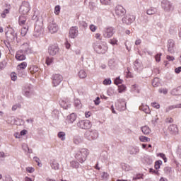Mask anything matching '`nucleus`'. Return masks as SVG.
<instances>
[{
    "label": "nucleus",
    "instance_id": "f257e3e1",
    "mask_svg": "<svg viewBox=\"0 0 181 181\" xmlns=\"http://www.w3.org/2000/svg\"><path fill=\"white\" fill-rule=\"evenodd\" d=\"M88 153H90L88 149L80 148L75 152L74 158H76L80 163H83V162H86L87 156H88Z\"/></svg>",
    "mask_w": 181,
    "mask_h": 181
},
{
    "label": "nucleus",
    "instance_id": "f03ea898",
    "mask_svg": "<svg viewBox=\"0 0 181 181\" xmlns=\"http://www.w3.org/2000/svg\"><path fill=\"white\" fill-rule=\"evenodd\" d=\"M93 47L98 54H104L108 50L106 42H95L93 44Z\"/></svg>",
    "mask_w": 181,
    "mask_h": 181
},
{
    "label": "nucleus",
    "instance_id": "7ed1b4c3",
    "mask_svg": "<svg viewBox=\"0 0 181 181\" xmlns=\"http://www.w3.org/2000/svg\"><path fill=\"white\" fill-rule=\"evenodd\" d=\"M98 136L97 130H88L85 133V138L88 141H95V139H98Z\"/></svg>",
    "mask_w": 181,
    "mask_h": 181
},
{
    "label": "nucleus",
    "instance_id": "20e7f679",
    "mask_svg": "<svg viewBox=\"0 0 181 181\" xmlns=\"http://www.w3.org/2000/svg\"><path fill=\"white\" fill-rule=\"evenodd\" d=\"M161 8L163 9L164 12H172L174 9L173 4L168 0H163L161 2Z\"/></svg>",
    "mask_w": 181,
    "mask_h": 181
},
{
    "label": "nucleus",
    "instance_id": "39448f33",
    "mask_svg": "<svg viewBox=\"0 0 181 181\" xmlns=\"http://www.w3.org/2000/svg\"><path fill=\"white\" fill-rule=\"evenodd\" d=\"M5 30L7 40H9L10 42H13V40H15V37H16V33H15V30H13V28L11 27H7Z\"/></svg>",
    "mask_w": 181,
    "mask_h": 181
},
{
    "label": "nucleus",
    "instance_id": "423d86ee",
    "mask_svg": "<svg viewBox=\"0 0 181 181\" xmlns=\"http://www.w3.org/2000/svg\"><path fill=\"white\" fill-rule=\"evenodd\" d=\"M22 94L27 97L28 98H30L32 95H33V88H32L30 85H25L22 88Z\"/></svg>",
    "mask_w": 181,
    "mask_h": 181
},
{
    "label": "nucleus",
    "instance_id": "0eeeda50",
    "mask_svg": "<svg viewBox=\"0 0 181 181\" xmlns=\"http://www.w3.org/2000/svg\"><path fill=\"white\" fill-rule=\"evenodd\" d=\"M45 30L43 29V24L42 23L37 22L35 27L34 36L35 37H40L43 35Z\"/></svg>",
    "mask_w": 181,
    "mask_h": 181
},
{
    "label": "nucleus",
    "instance_id": "6e6552de",
    "mask_svg": "<svg viewBox=\"0 0 181 181\" xmlns=\"http://www.w3.org/2000/svg\"><path fill=\"white\" fill-rule=\"evenodd\" d=\"M167 50L168 53L173 54L176 50V42L173 39H170L167 42Z\"/></svg>",
    "mask_w": 181,
    "mask_h": 181
},
{
    "label": "nucleus",
    "instance_id": "1a4fd4ad",
    "mask_svg": "<svg viewBox=\"0 0 181 181\" xmlns=\"http://www.w3.org/2000/svg\"><path fill=\"white\" fill-rule=\"evenodd\" d=\"M76 125L81 129H88L91 128V122L90 120H81L77 123Z\"/></svg>",
    "mask_w": 181,
    "mask_h": 181
},
{
    "label": "nucleus",
    "instance_id": "9d476101",
    "mask_svg": "<svg viewBox=\"0 0 181 181\" xmlns=\"http://www.w3.org/2000/svg\"><path fill=\"white\" fill-rule=\"evenodd\" d=\"M54 87H57L63 81V76L60 74H54L52 77Z\"/></svg>",
    "mask_w": 181,
    "mask_h": 181
},
{
    "label": "nucleus",
    "instance_id": "9b49d317",
    "mask_svg": "<svg viewBox=\"0 0 181 181\" xmlns=\"http://www.w3.org/2000/svg\"><path fill=\"white\" fill-rule=\"evenodd\" d=\"M115 31L114 30V28L112 27H109L107 28H105L103 30V37H105L106 39H110V37H112L114 36V33Z\"/></svg>",
    "mask_w": 181,
    "mask_h": 181
},
{
    "label": "nucleus",
    "instance_id": "f8f14e48",
    "mask_svg": "<svg viewBox=\"0 0 181 181\" xmlns=\"http://www.w3.org/2000/svg\"><path fill=\"white\" fill-rule=\"evenodd\" d=\"M122 21L125 25H131L135 21V16L127 14L122 18Z\"/></svg>",
    "mask_w": 181,
    "mask_h": 181
},
{
    "label": "nucleus",
    "instance_id": "ddd939ff",
    "mask_svg": "<svg viewBox=\"0 0 181 181\" xmlns=\"http://www.w3.org/2000/svg\"><path fill=\"white\" fill-rule=\"evenodd\" d=\"M59 104L64 110H69L71 107V101L69 98H63L59 101Z\"/></svg>",
    "mask_w": 181,
    "mask_h": 181
},
{
    "label": "nucleus",
    "instance_id": "4468645a",
    "mask_svg": "<svg viewBox=\"0 0 181 181\" xmlns=\"http://www.w3.org/2000/svg\"><path fill=\"white\" fill-rule=\"evenodd\" d=\"M29 11H30V4H29L28 2L23 3L20 7V13H22L23 15H26V13H28Z\"/></svg>",
    "mask_w": 181,
    "mask_h": 181
},
{
    "label": "nucleus",
    "instance_id": "2eb2a0df",
    "mask_svg": "<svg viewBox=\"0 0 181 181\" xmlns=\"http://www.w3.org/2000/svg\"><path fill=\"white\" fill-rule=\"evenodd\" d=\"M48 53L50 56H56L59 53V46L57 45H52L48 47Z\"/></svg>",
    "mask_w": 181,
    "mask_h": 181
},
{
    "label": "nucleus",
    "instance_id": "dca6fc26",
    "mask_svg": "<svg viewBox=\"0 0 181 181\" xmlns=\"http://www.w3.org/2000/svg\"><path fill=\"white\" fill-rule=\"evenodd\" d=\"M115 12L117 16H124L125 15V8L121 5H118L115 8Z\"/></svg>",
    "mask_w": 181,
    "mask_h": 181
},
{
    "label": "nucleus",
    "instance_id": "f3484780",
    "mask_svg": "<svg viewBox=\"0 0 181 181\" xmlns=\"http://www.w3.org/2000/svg\"><path fill=\"white\" fill-rule=\"evenodd\" d=\"M16 60H18L20 62L25 60L26 55H25V50L20 49V50L17 51V52L16 54Z\"/></svg>",
    "mask_w": 181,
    "mask_h": 181
},
{
    "label": "nucleus",
    "instance_id": "a211bd4d",
    "mask_svg": "<svg viewBox=\"0 0 181 181\" xmlns=\"http://www.w3.org/2000/svg\"><path fill=\"white\" fill-rule=\"evenodd\" d=\"M48 30L50 32V33H56V32L59 30V27L54 21H52V23H49L48 25Z\"/></svg>",
    "mask_w": 181,
    "mask_h": 181
},
{
    "label": "nucleus",
    "instance_id": "6ab92c4d",
    "mask_svg": "<svg viewBox=\"0 0 181 181\" xmlns=\"http://www.w3.org/2000/svg\"><path fill=\"white\" fill-rule=\"evenodd\" d=\"M78 36V30L76 27H72L69 30V37L71 39H76V37Z\"/></svg>",
    "mask_w": 181,
    "mask_h": 181
},
{
    "label": "nucleus",
    "instance_id": "aec40b11",
    "mask_svg": "<svg viewBox=\"0 0 181 181\" xmlns=\"http://www.w3.org/2000/svg\"><path fill=\"white\" fill-rule=\"evenodd\" d=\"M49 165L54 170H59V169H60V164H59L55 159L50 160Z\"/></svg>",
    "mask_w": 181,
    "mask_h": 181
},
{
    "label": "nucleus",
    "instance_id": "412c9836",
    "mask_svg": "<svg viewBox=\"0 0 181 181\" xmlns=\"http://www.w3.org/2000/svg\"><path fill=\"white\" fill-rule=\"evenodd\" d=\"M134 69L135 71H137V73H141L142 71V63L139 60H136L134 64Z\"/></svg>",
    "mask_w": 181,
    "mask_h": 181
},
{
    "label": "nucleus",
    "instance_id": "4be33fe9",
    "mask_svg": "<svg viewBox=\"0 0 181 181\" xmlns=\"http://www.w3.org/2000/svg\"><path fill=\"white\" fill-rule=\"evenodd\" d=\"M116 108L118 111H124L127 110V103L125 101L118 102L116 103Z\"/></svg>",
    "mask_w": 181,
    "mask_h": 181
},
{
    "label": "nucleus",
    "instance_id": "5701e85b",
    "mask_svg": "<svg viewBox=\"0 0 181 181\" xmlns=\"http://www.w3.org/2000/svg\"><path fill=\"white\" fill-rule=\"evenodd\" d=\"M76 119H77V115L75 113H71L66 117V122L68 124H73Z\"/></svg>",
    "mask_w": 181,
    "mask_h": 181
},
{
    "label": "nucleus",
    "instance_id": "b1692460",
    "mask_svg": "<svg viewBox=\"0 0 181 181\" xmlns=\"http://www.w3.org/2000/svg\"><path fill=\"white\" fill-rule=\"evenodd\" d=\"M140 111H143L145 114H151V109H149V106L146 105L141 104L139 107Z\"/></svg>",
    "mask_w": 181,
    "mask_h": 181
},
{
    "label": "nucleus",
    "instance_id": "393cba45",
    "mask_svg": "<svg viewBox=\"0 0 181 181\" xmlns=\"http://www.w3.org/2000/svg\"><path fill=\"white\" fill-rule=\"evenodd\" d=\"M22 148H23V151H24V152L26 153H33V151L32 149H30L29 148V146H28V144L26 143H23L22 144Z\"/></svg>",
    "mask_w": 181,
    "mask_h": 181
},
{
    "label": "nucleus",
    "instance_id": "a878e982",
    "mask_svg": "<svg viewBox=\"0 0 181 181\" xmlns=\"http://www.w3.org/2000/svg\"><path fill=\"white\" fill-rule=\"evenodd\" d=\"M168 131L170 132V134H176L177 132V126L176 124H170L168 127Z\"/></svg>",
    "mask_w": 181,
    "mask_h": 181
},
{
    "label": "nucleus",
    "instance_id": "bb28decb",
    "mask_svg": "<svg viewBox=\"0 0 181 181\" xmlns=\"http://www.w3.org/2000/svg\"><path fill=\"white\" fill-rule=\"evenodd\" d=\"M175 108H181V103L167 107L165 108V112H169V111H172V110H175Z\"/></svg>",
    "mask_w": 181,
    "mask_h": 181
},
{
    "label": "nucleus",
    "instance_id": "cd10ccee",
    "mask_svg": "<svg viewBox=\"0 0 181 181\" xmlns=\"http://www.w3.org/2000/svg\"><path fill=\"white\" fill-rule=\"evenodd\" d=\"M172 95H181V87L179 86L171 90Z\"/></svg>",
    "mask_w": 181,
    "mask_h": 181
},
{
    "label": "nucleus",
    "instance_id": "c85d7f7f",
    "mask_svg": "<svg viewBox=\"0 0 181 181\" xmlns=\"http://www.w3.org/2000/svg\"><path fill=\"white\" fill-rule=\"evenodd\" d=\"M129 153L130 155H136L137 153H139V148L138 147H132L129 150Z\"/></svg>",
    "mask_w": 181,
    "mask_h": 181
},
{
    "label": "nucleus",
    "instance_id": "c756f323",
    "mask_svg": "<svg viewBox=\"0 0 181 181\" xmlns=\"http://www.w3.org/2000/svg\"><path fill=\"white\" fill-rule=\"evenodd\" d=\"M70 166L73 169H78V168H80V163H78L77 160H71L70 162Z\"/></svg>",
    "mask_w": 181,
    "mask_h": 181
},
{
    "label": "nucleus",
    "instance_id": "7c9ffc66",
    "mask_svg": "<svg viewBox=\"0 0 181 181\" xmlns=\"http://www.w3.org/2000/svg\"><path fill=\"white\" fill-rule=\"evenodd\" d=\"M141 130L144 135H149V134H151V129L148 126L142 127Z\"/></svg>",
    "mask_w": 181,
    "mask_h": 181
},
{
    "label": "nucleus",
    "instance_id": "2f4dec72",
    "mask_svg": "<svg viewBox=\"0 0 181 181\" xmlns=\"http://www.w3.org/2000/svg\"><path fill=\"white\" fill-rule=\"evenodd\" d=\"M158 12V10L155 7H151L146 11L147 15H155Z\"/></svg>",
    "mask_w": 181,
    "mask_h": 181
},
{
    "label": "nucleus",
    "instance_id": "473e14b6",
    "mask_svg": "<svg viewBox=\"0 0 181 181\" xmlns=\"http://www.w3.org/2000/svg\"><path fill=\"white\" fill-rule=\"evenodd\" d=\"M83 142V137L79 136H75L74 138V143L76 145H78V144H81Z\"/></svg>",
    "mask_w": 181,
    "mask_h": 181
},
{
    "label": "nucleus",
    "instance_id": "72a5a7b5",
    "mask_svg": "<svg viewBox=\"0 0 181 181\" xmlns=\"http://www.w3.org/2000/svg\"><path fill=\"white\" fill-rule=\"evenodd\" d=\"M26 21H28V18L25 16H21L18 19L19 25H25L26 23Z\"/></svg>",
    "mask_w": 181,
    "mask_h": 181
},
{
    "label": "nucleus",
    "instance_id": "f704fd0d",
    "mask_svg": "<svg viewBox=\"0 0 181 181\" xmlns=\"http://www.w3.org/2000/svg\"><path fill=\"white\" fill-rule=\"evenodd\" d=\"M121 166H122V169L123 170H125V172H129V170L132 169V168H131V166H129V165L127 163H122Z\"/></svg>",
    "mask_w": 181,
    "mask_h": 181
},
{
    "label": "nucleus",
    "instance_id": "c9c22d12",
    "mask_svg": "<svg viewBox=\"0 0 181 181\" xmlns=\"http://www.w3.org/2000/svg\"><path fill=\"white\" fill-rule=\"evenodd\" d=\"M37 71H39V67H37V66L32 65L30 67V72L31 73V74H35V73H37Z\"/></svg>",
    "mask_w": 181,
    "mask_h": 181
},
{
    "label": "nucleus",
    "instance_id": "e433bc0d",
    "mask_svg": "<svg viewBox=\"0 0 181 181\" xmlns=\"http://www.w3.org/2000/svg\"><path fill=\"white\" fill-rule=\"evenodd\" d=\"M160 84V81L158 79V78H155L152 81L153 87H159Z\"/></svg>",
    "mask_w": 181,
    "mask_h": 181
},
{
    "label": "nucleus",
    "instance_id": "4c0bfd02",
    "mask_svg": "<svg viewBox=\"0 0 181 181\" xmlns=\"http://www.w3.org/2000/svg\"><path fill=\"white\" fill-rule=\"evenodd\" d=\"M78 76L80 78H86V77H87V73H86V71H84V69H81L78 72Z\"/></svg>",
    "mask_w": 181,
    "mask_h": 181
},
{
    "label": "nucleus",
    "instance_id": "58836bf2",
    "mask_svg": "<svg viewBox=\"0 0 181 181\" xmlns=\"http://www.w3.org/2000/svg\"><path fill=\"white\" fill-rule=\"evenodd\" d=\"M26 67H28V63L26 62H23L17 66V69H21L23 70H25Z\"/></svg>",
    "mask_w": 181,
    "mask_h": 181
},
{
    "label": "nucleus",
    "instance_id": "ea45409f",
    "mask_svg": "<svg viewBox=\"0 0 181 181\" xmlns=\"http://www.w3.org/2000/svg\"><path fill=\"white\" fill-rule=\"evenodd\" d=\"M58 138L61 139V141H66V133L64 132H59Z\"/></svg>",
    "mask_w": 181,
    "mask_h": 181
},
{
    "label": "nucleus",
    "instance_id": "a19ab883",
    "mask_svg": "<svg viewBox=\"0 0 181 181\" xmlns=\"http://www.w3.org/2000/svg\"><path fill=\"white\" fill-rule=\"evenodd\" d=\"M54 62V58L53 57H47L46 59V64H47V66H51V64H53Z\"/></svg>",
    "mask_w": 181,
    "mask_h": 181
},
{
    "label": "nucleus",
    "instance_id": "79ce46f5",
    "mask_svg": "<svg viewBox=\"0 0 181 181\" xmlns=\"http://www.w3.org/2000/svg\"><path fill=\"white\" fill-rule=\"evenodd\" d=\"M139 140L141 141V142H150L151 141V139L148 137H146L145 136H141L139 137Z\"/></svg>",
    "mask_w": 181,
    "mask_h": 181
},
{
    "label": "nucleus",
    "instance_id": "37998d69",
    "mask_svg": "<svg viewBox=\"0 0 181 181\" xmlns=\"http://www.w3.org/2000/svg\"><path fill=\"white\" fill-rule=\"evenodd\" d=\"M17 73L19 77H23V76H25V69L17 68Z\"/></svg>",
    "mask_w": 181,
    "mask_h": 181
},
{
    "label": "nucleus",
    "instance_id": "c03bdc74",
    "mask_svg": "<svg viewBox=\"0 0 181 181\" xmlns=\"http://www.w3.org/2000/svg\"><path fill=\"white\" fill-rule=\"evenodd\" d=\"M74 105L76 107V108H81V101L78 99H76L74 100Z\"/></svg>",
    "mask_w": 181,
    "mask_h": 181
},
{
    "label": "nucleus",
    "instance_id": "a18cd8bd",
    "mask_svg": "<svg viewBox=\"0 0 181 181\" xmlns=\"http://www.w3.org/2000/svg\"><path fill=\"white\" fill-rule=\"evenodd\" d=\"M164 172L165 175H170V173H172V168L170 167L164 168Z\"/></svg>",
    "mask_w": 181,
    "mask_h": 181
},
{
    "label": "nucleus",
    "instance_id": "49530a36",
    "mask_svg": "<svg viewBox=\"0 0 181 181\" xmlns=\"http://www.w3.org/2000/svg\"><path fill=\"white\" fill-rule=\"evenodd\" d=\"M15 121H16L15 117H11L8 119V124H10L11 125H14Z\"/></svg>",
    "mask_w": 181,
    "mask_h": 181
},
{
    "label": "nucleus",
    "instance_id": "de8ad7c7",
    "mask_svg": "<svg viewBox=\"0 0 181 181\" xmlns=\"http://www.w3.org/2000/svg\"><path fill=\"white\" fill-rule=\"evenodd\" d=\"M160 165H162V160H158L155 163V169L158 170V169L160 168Z\"/></svg>",
    "mask_w": 181,
    "mask_h": 181
},
{
    "label": "nucleus",
    "instance_id": "09e8293b",
    "mask_svg": "<svg viewBox=\"0 0 181 181\" xmlns=\"http://www.w3.org/2000/svg\"><path fill=\"white\" fill-rule=\"evenodd\" d=\"M21 35L22 36H26V33H28V28L24 27L21 29Z\"/></svg>",
    "mask_w": 181,
    "mask_h": 181
},
{
    "label": "nucleus",
    "instance_id": "8fccbe9b",
    "mask_svg": "<svg viewBox=\"0 0 181 181\" xmlns=\"http://www.w3.org/2000/svg\"><path fill=\"white\" fill-rule=\"evenodd\" d=\"M114 94H115V91L114 90V89H112V88H110L107 90V95L111 97L112 95H114Z\"/></svg>",
    "mask_w": 181,
    "mask_h": 181
},
{
    "label": "nucleus",
    "instance_id": "3c124183",
    "mask_svg": "<svg viewBox=\"0 0 181 181\" xmlns=\"http://www.w3.org/2000/svg\"><path fill=\"white\" fill-rule=\"evenodd\" d=\"M4 181H13V180L12 179V177H11V175H6L4 176V178L3 179Z\"/></svg>",
    "mask_w": 181,
    "mask_h": 181
},
{
    "label": "nucleus",
    "instance_id": "603ef678",
    "mask_svg": "<svg viewBox=\"0 0 181 181\" xmlns=\"http://www.w3.org/2000/svg\"><path fill=\"white\" fill-rule=\"evenodd\" d=\"M11 80L13 81H16V80L18 78V76H16V73H15V72H12L11 74Z\"/></svg>",
    "mask_w": 181,
    "mask_h": 181
},
{
    "label": "nucleus",
    "instance_id": "864d4df0",
    "mask_svg": "<svg viewBox=\"0 0 181 181\" xmlns=\"http://www.w3.org/2000/svg\"><path fill=\"white\" fill-rule=\"evenodd\" d=\"M112 81L110 78H107L103 81L104 86H110L111 84Z\"/></svg>",
    "mask_w": 181,
    "mask_h": 181
},
{
    "label": "nucleus",
    "instance_id": "5fc2aeb1",
    "mask_svg": "<svg viewBox=\"0 0 181 181\" xmlns=\"http://www.w3.org/2000/svg\"><path fill=\"white\" fill-rule=\"evenodd\" d=\"M9 13V8L5 9L1 13V18H6V14Z\"/></svg>",
    "mask_w": 181,
    "mask_h": 181
},
{
    "label": "nucleus",
    "instance_id": "6e6d98bb",
    "mask_svg": "<svg viewBox=\"0 0 181 181\" xmlns=\"http://www.w3.org/2000/svg\"><path fill=\"white\" fill-rule=\"evenodd\" d=\"M101 177L103 179H104L105 180H107V179H108V177H110V175H108V173H107L105 172H103L101 175Z\"/></svg>",
    "mask_w": 181,
    "mask_h": 181
},
{
    "label": "nucleus",
    "instance_id": "4d7b16f0",
    "mask_svg": "<svg viewBox=\"0 0 181 181\" xmlns=\"http://www.w3.org/2000/svg\"><path fill=\"white\" fill-rule=\"evenodd\" d=\"M152 107H153V108H156V110H159L160 108V105H159V103H151Z\"/></svg>",
    "mask_w": 181,
    "mask_h": 181
},
{
    "label": "nucleus",
    "instance_id": "13d9d810",
    "mask_svg": "<svg viewBox=\"0 0 181 181\" xmlns=\"http://www.w3.org/2000/svg\"><path fill=\"white\" fill-rule=\"evenodd\" d=\"M54 13H55V15H59V13H60V6H55Z\"/></svg>",
    "mask_w": 181,
    "mask_h": 181
},
{
    "label": "nucleus",
    "instance_id": "bf43d9fd",
    "mask_svg": "<svg viewBox=\"0 0 181 181\" xmlns=\"http://www.w3.org/2000/svg\"><path fill=\"white\" fill-rule=\"evenodd\" d=\"M89 29L91 30V32H95V30H97V26H95L94 24H91L89 26Z\"/></svg>",
    "mask_w": 181,
    "mask_h": 181
},
{
    "label": "nucleus",
    "instance_id": "052dcab7",
    "mask_svg": "<svg viewBox=\"0 0 181 181\" xmlns=\"http://www.w3.org/2000/svg\"><path fill=\"white\" fill-rule=\"evenodd\" d=\"M158 93L166 95V94H168V89L167 88H160L158 90Z\"/></svg>",
    "mask_w": 181,
    "mask_h": 181
},
{
    "label": "nucleus",
    "instance_id": "680f3d73",
    "mask_svg": "<svg viewBox=\"0 0 181 181\" xmlns=\"http://www.w3.org/2000/svg\"><path fill=\"white\" fill-rule=\"evenodd\" d=\"M100 2L103 5H110V4H111V0H100Z\"/></svg>",
    "mask_w": 181,
    "mask_h": 181
},
{
    "label": "nucleus",
    "instance_id": "e2e57ef3",
    "mask_svg": "<svg viewBox=\"0 0 181 181\" xmlns=\"http://www.w3.org/2000/svg\"><path fill=\"white\" fill-rule=\"evenodd\" d=\"M26 171L28 173H33L35 172V168H33L32 167H28V168H26Z\"/></svg>",
    "mask_w": 181,
    "mask_h": 181
},
{
    "label": "nucleus",
    "instance_id": "0e129e2a",
    "mask_svg": "<svg viewBox=\"0 0 181 181\" xmlns=\"http://www.w3.org/2000/svg\"><path fill=\"white\" fill-rule=\"evenodd\" d=\"M115 84H116V86H118V84H122V80L119 79V78H117L115 80Z\"/></svg>",
    "mask_w": 181,
    "mask_h": 181
},
{
    "label": "nucleus",
    "instance_id": "69168bd1",
    "mask_svg": "<svg viewBox=\"0 0 181 181\" xmlns=\"http://www.w3.org/2000/svg\"><path fill=\"white\" fill-rule=\"evenodd\" d=\"M21 104L14 105L12 107V111H16L17 108H21Z\"/></svg>",
    "mask_w": 181,
    "mask_h": 181
},
{
    "label": "nucleus",
    "instance_id": "338daca9",
    "mask_svg": "<svg viewBox=\"0 0 181 181\" xmlns=\"http://www.w3.org/2000/svg\"><path fill=\"white\" fill-rule=\"evenodd\" d=\"M160 56H162V54L160 53V54H157L156 56H155V59H156V62H160Z\"/></svg>",
    "mask_w": 181,
    "mask_h": 181
},
{
    "label": "nucleus",
    "instance_id": "774afa93",
    "mask_svg": "<svg viewBox=\"0 0 181 181\" xmlns=\"http://www.w3.org/2000/svg\"><path fill=\"white\" fill-rule=\"evenodd\" d=\"M6 157V156L5 155V153L0 151V160H4V158Z\"/></svg>",
    "mask_w": 181,
    "mask_h": 181
}]
</instances>
